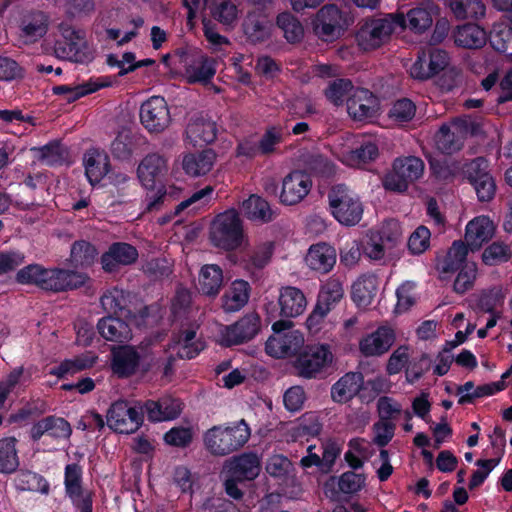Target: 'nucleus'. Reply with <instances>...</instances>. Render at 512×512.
Listing matches in <instances>:
<instances>
[{
  "label": "nucleus",
  "instance_id": "c9c22d12",
  "mask_svg": "<svg viewBox=\"0 0 512 512\" xmlns=\"http://www.w3.org/2000/svg\"><path fill=\"white\" fill-rule=\"evenodd\" d=\"M216 73V61L205 55H198L186 66L184 77L189 83L210 81Z\"/></svg>",
  "mask_w": 512,
  "mask_h": 512
},
{
  "label": "nucleus",
  "instance_id": "1a4fd4ad",
  "mask_svg": "<svg viewBox=\"0 0 512 512\" xmlns=\"http://www.w3.org/2000/svg\"><path fill=\"white\" fill-rule=\"evenodd\" d=\"M352 19L336 5L323 6L312 19L314 33L323 41L339 38L351 24Z\"/></svg>",
  "mask_w": 512,
  "mask_h": 512
},
{
  "label": "nucleus",
  "instance_id": "6e6552de",
  "mask_svg": "<svg viewBox=\"0 0 512 512\" xmlns=\"http://www.w3.org/2000/svg\"><path fill=\"white\" fill-rule=\"evenodd\" d=\"M291 321L279 320L273 323L274 335L265 343L266 353L273 358L297 356L304 345V336L299 330L290 329Z\"/></svg>",
  "mask_w": 512,
  "mask_h": 512
},
{
  "label": "nucleus",
  "instance_id": "ea45409f",
  "mask_svg": "<svg viewBox=\"0 0 512 512\" xmlns=\"http://www.w3.org/2000/svg\"><path fill=\"white\" fill-rule=\"evenodd\" d=\"M13 482L15 489L20 492H38L43 495L50 492V484L46 478L31 470H19Z\"/></svg>",
  "mask_w": 512,
  "mask_h": 512
},
{
  "label": "nucleus",
  "instance_id": "7c9ffc66",
  "mask_svg": "<svg viewBox=\"0 0 512 512\" xmlns=\"http://www.w3.org/2000/svg\"><path fill=\"white\" fill-rule=\"evenodd\" d=\"M137 250L126 243H115L101 258L102 267L107 272L117 270L120 266L129 265L136 261Z\"/></svg>",
  "mask_w": 512,
  "mask_h": 512
},
{
  "label": "nucleus",
  "instance_id": "20e7f679",
  "mask_svg": "<svg viewBox=\"0 0 512 512\" xmlns=\"http://www.w3.org/2000/svg\"><path fill=\"white\" fill-rule=\"evenodd\" d=\"M210 240L217 248L232 251L248 245L243 223L235 209L217 215L210 228Z\"/></svg>",
  "mask_w": 512,
  "mask_h": 512
},
{
  "label": "nucleus",
  "instance_id": "dca6fc26",
  "mask_svg": "<svg viewBox=\"0 0 512 512\" xmlns=\"http://www.w3.org/2000/svg\"><path fill=\"white\" fill-rule=\"evenodd\" d=\"M449 63L450 58L446 51L429 47L411 65L409 73L414 79L425 80L448 68Z\"/></svg>",
  "mask_w": 512,
  "mask_h": 512
},
{
  "label": "nucleus",
  "instance_id": "a878e982",
  "mask_svg": "<svg viewBox=\"0 0 512 512\" xmlns=\"http://www.w3.org/2000/svg\"><path fill=\"white\" fill-rule=\"evenodd\" d=\"M436 13V7L430 1H424L418 6L410 9L404 15L405 23L397 25V28L409 29L410 31L421 34L431 28L433 17Z\"/></svg>",
  "mask_w": 512,
  "mask_h": 512
},
{
  "label": "nucleus",
  "instance_id": "c756f323",
  "mask_svg": "<svg viewBox=\"0 0 512 512\" xmlns=\"http://www.w3.org/2000/svg\"><path fill=\"white\" fill-rule=\"evenodd\" d=\"M166 160L158 154L147 155L137 168V176L145 189L158 185V179L166 172Z\"/></svg>",
  "mask_w": 512,
  "mask_h": 512
},
{
  "label": "nucleus",
  "instance_id": "338daca9",
  "mask_svg": "<svg viewBox=\"0 0 512 512\" xmlns=\"http://www.w3.org/2000/svg\"><path fill=\"white\" fill-rule=\"evenodd\" d=\"M163 439L170 446L185 448L192 442L193 435L190 428L179 426L167 431Z\"/></svg>",
  "mask_w": 512,
  "mask_h": 512
},
{
  "label": "nucleus",
  "instance_id": "b1692460",
  "mask_svg": "<svg viewBox=\"0 0 512 512\" xmlns=\"http://www.w3.org/2000/svg\"><path fill=\"white\" fill-rule=\"evenodd\" d=\"M274 251V245L272 242L267 241L254 250L251 255L247 269L249 272L247 279H236L233 285H239L242 287H250L260 285V278L262 276L260 270L264 268L271 260Z\"/></svg>",
  "mask_w": 512,
  "mask_h": 512
},
{
  "label": "nucleus",
  "instance_id": "0e129e2a",
  "mask_svg": "<svg viewBox=\"0 0 512 512\" xmlns=\"http://www.w3.org/2000/svg\"><path fill=\"white\" fill-rule=\"evenodd\" d=\"M281 72V65L272 57L259 56L255 63V73L266 80L276 78Z\"/></svg>",
  "mask_w": 512,
  "mask_h": 512
},
{
  "label": "nucleus",
  "instance_id": "4d7b16f0",
  "mask_svg": "<svg viewBox=\"0 0 512 512\" xmlns=\"http://www.w3.org/2000/svg\"><path fill=\"white\" fill-rule=\"evenodd\" d=\"M213 188L206 186L205 188L196 191L188 199L182 201L177 207L175 213L178 214L180 211L190 209V211H196L204 207L211 199Z\"/></svg>",
  "mask_w": 512,
  "mask_h": 512
},
{
  "label": "nucleus",
  "instance_id": "c03bdc74",
  "mask_svg": "<svg viewBox=\"0 0 512 512\" xmlns=\"http://www.w3.org/2000/svg\"><path fill=\"white\" fill-rule=\"evenodd\" d=\"M454 40L458 46L477 49L487 41V34L483 28L476 24H466L457 28Z\"/></svg>",
  "mask_w": 512,
  "mask_h": 512
},
{
  "label": "nucleus",
  "instance_id": "aec40b11",
  "mask_svg": "<svg viewBox=\"0 0 512 512\" xmlns=\"http://www.w3.org/2000/svg\"><path fill=\"white\" fill-rule=\"evenodd\" d=\"M395 340L394 329L388 325H381L360 340L359 350L365 357L381 356L390 350Z\"/></svg>",
  "mask_w": 512,
  "mask_h": 512
},
{
  "label": "nucleus",
  "instance_id": "603ef678",
  "mask_svg": "<svg viewBox=\"0 0 512 512\" xmlns=\"http://www.w3.org/2000/svg\"><path fill=\"white\" fill-rule=\"evenodd\" d=\"M512 257L509 245L495 241L487 246L482 253V262L485 265L494 266L507 262Z\"/></svg>",
  "mask_w": 512,
  "mask_h": 512
},
{
  "label": "nucleus",
  "instance_id": "0eeeda50",
  "mask_svg": "<svg viewBox=\"0 0 512 512\" xmlns=\"http://www.w3.org/2000/svg\"><path fill=\"white\" fill-rule=\"evenodd\" d=\"M329 207L333 217L342 225L354 226L363 215L360 197L344 185L332 187L328 194Z\"/></svg>",
  "mask_w": 512,
  "mask_h": 512
},
{
  "label": "nucleus",
  "instance_id": "5701e85b",
  "mask_svg": "<svg viewBox=\"0 0 512 512\" xmlns=\"http://www.w3.org/2000/svg\"><path fill=\"white\" fill-rule=\"evenodd\" d=\"M225 469L227 475H231L237 480L252 481L260 473L261 462L256 453L244 452L228 460Z\"/></svg>",
  "mask_w": 512,
  "mask_h": 512
},
{
  "label": "nucleus",
  "instance_id": "69168bd1",
  "mask_svg": "<svg viewBox=\"0 0 512 512\" xmlns=\"http://www.w3.org/2000/svg\"><path fill=\"white\" fill-rule=\"evenodd\" d=\"M365 485V476L354 471L344 472L338 480V488L344 494L359 492Z\"/></svg>",
  "mask_w": 512,
  "mask_h": 512
},
{
  "label": "nucleus",
  "instance_id": "8fccbe9b",
  "mask_svg": "<svg viewBox=\"0 0 512 512\" xmlns=\"http://www.w3.org/2000/svg\"><path fill=\"white\" fill-rule=\"evenodd\" d=\"M276 25L283 32L285 39L290 43L300 41L304 36L301 22L291 13L282 12L276 18Z\"/></svg>",
  "mask_w": 512,
  "mask_h": 512
},
{
  "label": "nucleus",
  "instance_id": "3c124183",
  "mask_svg": "<svg viewBox=\"0 0 512 512\" xmlns=\"http://www.w3.org/2000/svg\"><path fill=\"white\" fill-rule=\"evenodd\" d=\"M354 87L348 79H337L330 82L324 91L327 100L335 106L344 103L347 97L351 96Z\"/></svg>",
  "mask_w": 512,
  "mask_h": 512
},
{
  "label": "nucleus",
  "instance_id": "a211bd4d",
  "mask_svg": "<svg viewBox=\"0 0 512 512\" xmlns=\"http://www.w3.org/2000/svg\"><path fill=\"white\" fill-rule=\"evenodd\" d=\"M311 187L312 181L306 173L293 171L282 180L280 202L285 205L298 204L308 195Z\"/></svg>",
  "mask_w": 512,
  "mask_h": 512
},
{
  "label": "nucleus",
  "instance_id": "f3484780",
  "mask_svg": "<svg viewBox=\"0 0 512 512\" xmlns=\"http://www.w3.org/2000/svg\"><path fill=\"white\" fill-rule=\"evenodd\" d=\"M254 9L248 12L244 23L243 31L248 40L252 43L263 42L271 35V24L268 16L260 10L271 4L270 0H252Z\"/></svg>",
  "mask_w": 512,
  "mask_h": 512
},
{
  "label": "nucleus",
  "instance_id": "13d9d810",
  "mask_svg": "<svg viewBox=\"0 0 512 512\" xmlns=\"http://www.w3.org/2000/svg\"><path fill=\"white\" fill-rule=\"evenodd\" d=\"M47 423V435L54 439H67L72 434V428L70 423L63 417L56 415L46 416Z\"/></svg>",
  "mask_w": 512,
  "mask_h": 512
},
{
  "label": "nucleus",
  "instance_id": "5fc2aeb1",
  "mask_svg": "<svg viewBox=\"0 0 512 512\" xmlns=\"http://www.w3.org/2000/svg\"><path fill=\"white\" fill-rule=\"evenodd\" d=\"M500 463V457H495L491 459H479L476 461L475 465L478 466L479 470H476L472 473L470 481H469V489L473 490L479 486H481L486 478L489 476L491 471Z\"/></svg>",
  "mask_w": 512,
  "mask_h": 512
},
{
  "label": "nucleus",
  "instance_id": "6e6d98bb",
  "mask_svg": "<svg viewBox=\"0 0 512 512\" xmlns=\"http://www.w3.org/2000/svg\"><path fill=\"white\" fill-rule=\"evenodd\" d=\"M97 256L94 246L85 241L75 242L71 248V260L77 265H90Z\"/></svg>",
  "mask_w": 512,
  "mask_h": 512
},
{
  "label": "nucleus",
  "instance_id": "bf43d9fd",
  "mask_svg": "<svg viewBox=\"0 0 512 512\" xmlns=\"http://www.w3.org/2000/svg\"><path fill=\"white\" fill-rule=\"evenodd\" d=\"M284 140V131L281 127L268 128L258 143V150L262 154H269L275 151L277 145Z\"/></svg>",
  "mask_w": 512,
  "mask_h": 512
},
{
  "label": "nucleus",
  "instance_id": "ddd939ff",
  "mask_svg": "<svg viewBox=\"0 0 512 512\" xmlns=\"http://www.w3.org/2000/svg\"><path fill=\"white\" fill-rule=\"evenodd\" d=\"M171 115L163 97L152 96L140 107V121L150 133L164 132L171 124Z\"/></svg>",
  "mask_w": 512,
  "mask_h": 512
},
{
  "label": "nucleus",
  "instance_id": "f257e3e1",
  "mask_svg": "<svg viewBox=\"0 0 512 512\" xmlns=\"http://www.w3.org/2000/svg\"><path fill=\"white\" fill-rule=\"evenodd\" d=\"M403 13H390L384 17H368L357 25L355 41L362 51H372L386 44L397 25H403Z\"/></svg>",
  "mask_w": 512,
  "mask_h": 512
},
{
  "label": "nucleus",
  "instance_id": "79ce46f5",
  "mask_svg": "<svg viewBox=\"0 0 512 512\" xmlns=\"http://www.w3.org/2000/svg\"><path fill=\"white\" fill-rule=\"evenodd\" d=\"M243 215L251 220L266 223L273 219V212L268 202L258 195H250L240 206Z\"/></svg>",
  "mask_w": 512,
  "mask_h": 512
},
{
  "label": "nucleus",
  "instance_id": "2eb2a0df",
  "mask_svg": "<svg viewBox=\"0 0 512 512\" xmlns=\"http://www.w3.org/2000/svg\"><path fill=\"white\" fill-rule=\"evenodd\" d=\"M378 155V147L371 141L360 143L358 137L347 136L337 147L338 158L346 165L360 167L374 160Z\"/></svg>",
  "mask_w": 512,
  "mask_h": 512
},
{
  "label": "nucleus",
  "instance_id": "680f3d73",
  "mask_svg": "<svg viewBox=\"0 0 512 512\" xmlns=\"http://www.w3.org/2000/svg\"><path fill=\"white\" fill-rule=\"evenodd\" d=\"M431 233L425 226H419L408 239V249L412 254L424 253L430 246Z\"/></svg>",
  "mask_w": 512,
  "mask_h": 512
},
{
  "label": "nucleus",
  "instance_id": "423d86ee",
  "mask_svg": "<svg viewBox=\"0 0 512 512\" xmlns=\"http://www.w3.org/2000/svg\"><path fill=\"white\" fill-rule=\"evenodd\" d=\"M332 361L333 354L328 344L303 345L293 362V367L299 377L317 379L325 375Z\"/></svg>",
  "mask_w": 512,
  "mask_h": 512
},
{
  "label": "nucleus",
  "instance_id": "09e8293b",
  "mask_svg": "<svg viewBox=\"0 0 512 512\" xmlns=\"http://www.w3.org/2000/svg\"><path fill=\"white\" fill-rule=\"evenodd\" d=\"M446 3L458 19L479 18L485 14V6L480 0H446Z\"/></svg>",
  "mask_w": 512,
  "mask_h": 512
},
{
  "label": "nucleus",
  "instance_id": "6ab92c4d",
  "mask_svg": "<svg viewBox=\"0 0 512 512\" xmlns=\"http://www.w3.org/2000/svg\"><path fill=\"white\" fill-rule=\"evenodd\" d=\"M63 35L65 42H58L56 47V52L61 57L78 63L92 60V52L80 32L67 28L64 30Z\"/></svg>",
  "mask_w": 512,
  "mask_h": 512
},
{
  "label": "nucleus",
  "instance_id": "864d4df0",
  "mask_svg": "<svg viewBox=\"0 0 512 512\" xmlns=\"http://www.w3.org/2000/svg\"><path fill=\"white\" fill-rule=\"evenodd\" d=\"M403 229L400 223L394 219L384 222L379 231V238L394 252L402 243Z\"/></svg>",
  "mask_w": 512,
  "mask_h": 512
},
{
  "label": "nucleus",
  "instance_id": "f03ea898",
  "mask_svg": "<svg viewBox=\"0 0 512 512\" xmlns=\"http://www.w3.org/2000/svg\"><path fill=\"white\" fill-rule=\"evenodd\" d=\"M251 429L241 419L226 426L216 425L208 429L203 437L206 449L215 456H226L241 449L249 440Z\"/></svg>",
  "mask_w": 512,
  "mask_h": 512
},
{
  "label": "nucleus",
  "instance_id": "9b49d317",
  "mask_svg": "<svg viewBox=\"0 0 512 512\" xmlns=\"http://www.w3.org/2000/svg\"><path fill=\"white\" fill-rule=\"evenodd\" d=\"M106 418L108 427L114 432L131 434L143 424V411L126 400H118L111 404Z\"/></svg>",
  "mask_w": 512,
  "mask_h": 512
},
{
  "label": "nucleus",
  "instance_id": "e2e57ef3",
  "mask_svg": "<svg viewBox=\"0 0 512 512\" xmlns=\"http://www.w3.org/2000/svg\"><path fill=\"white\" fill-rule=\"evenodd\" d=\"M408 363L409 347L407 345H401L390 355L386 364V372L388 375H396L400 373L403 368H407Z\"/></svg>",
  "mask_w": 512,
  "mask_h": 512
},
{
  "label": "nucleus",
  "instance_id": "4468645a",
  "mask_svg": "<svg viewBox=\"0 0 512 512\" xmlns=\"http://www.w3.org/2000/svg\"><path fill=\"white\" fill-rule=\"evenodd\" d=\"M474 133V126L470 118L454 120L451 124H444L435 135V144L443 153H453L459 150L463 139Z\"/></svg>",
  "mask_w": 512,
  "mask_h": 512
},
{
  "label": "nucleus",
  "instance_id": "473e14b6",
  "mask_svg": "<svg viewBox=\"0 0 512 512\" xmlns=\"http://www.w3.org/2000/svg\"><path fill=\"white\" fill-rule=\"evenodd\" d=\"M305 261L312 270L327 273L336 263V251L326 243H318L309 248Z\"/></svg>",
  "mask_w": 512,
  "mask_h": 512
},
{
  "label": "nucleus",
  "instance_id": "a18cd8bd",
  "mask_svg": "<svg viewBox=\"0 0 512 512\" xmlns=\"http://www.w3.org/2000/svg\"><path fill=\"white\" fill-rule=\"evenodd\" d=\"M16 444L14 436L0 439V473L9 475L18 470L20 459Z\"/></svg>",
  "mask_w": 512,
  "mask_h": 512
},
{
  "label": "nucleus",
  "instance_id": "2f4dec72",
  "mask_svg": "<svg viewBox=\"0 0 512 512\" xmlns=\"http://www.w3.org/2000/svg\"><path fill=\"white\" fill-rule=\"evenodd\" d=\"M216 158L217 155L212 149H205L196 153L184 154L181 165L186 174L199 177L212 170Z\"/></svg>",
  "mask_w": 512,
  "mask_h": 512
},
{
  "label": "nucleus",
  "instance_id": "cd10ccee",
  "mask_svg": "<svg viewBox=\"0 0 512 512\" xmlns=\"http://www.w3.org/2000/svg\"><path fill=\"white\" fill-rule=\"evenodd\" d=\"M361 372H348L331 387V397L337 403H347L358 395L364 387Z\"/></svg>",
  "mask_w": 512,
  "mask_h": 512
},
{
  "label": "nucleus",
  "instance_id": "052dcab7",
  "mask_svg": "<svg viewBox=\"0 0 512 512\" xmlns=\"http://www.w3.org/2000/svg\"><path fill=\"white\" fill-rule=\"evenodd\" d=\"M512 40V27L507 23H497L490 33V43L497 51L504 52Z\"/></svg>",
  "mask_w": 512,
  "mask_h": 512
},
{
  "label": "nucleus",
  "instance_id": "f8f14e48",
  "mask_svg": "<svg viewBox=\"0 0 512 512\" xmlns=\"http://www.w3.org/2000/svg\"><path fill=\"white\" fill-rule=\"evenodd\" d=\"M261 330V318L256 312H251L235 323L225 325L221 329V344L231 347L247 343L254 339Z\"/></svg>",
  "mask_w": 512,
  "mask_h": 512
},
{
  "label": "nucleus",
  "instance_id": "7ed1b4c3",
  "mask_svg": "<svg viewBox=\"0 0 512 512\" xmlns=\"http://www.w3.org/2000/svg\"><path fill=\"white\" fill-rule=\"evenodd\" d=\"M156 364V358L151 351L140 352L137 347L129 344L111 348L110 367L119 379H128L136 374L146 375Z\"/></svg>",
  "mask_w": 512,
  "mask_h": 512
},
{
  "label": "nucleus",
  "instance_id": "72a5a7b5",
  "mask_svg": "<svg viewBox=\"0 0 512 512\" xmlns=\"http://www.w3.org/2000/svg\"><path fill=\"white\" fill-rule=\"evenodd\" d=\"M469 251L470 249L464 241H454L447 253L437 259L436 269L441 277L460 269L466 262Z\"/></svg>",
  "mask_w": 512,
  "mask_h": 512
},
{
  "label": "nucleus",
  "instance_id": "37998d69",
  "mask_svg": "<svg viewBox=\"0 0 512 512\" xmlns=\"http://www.w3.org/2000/svg\"><path fill=\"white\" fill-rule=\"evenodd\" d=\"M280 315L287 318L297 317L306 308L307 301L303 290H280Z\"/></svg>",
  "mask_w": 512,
  "mask_h": 512
},
{
  "label": "nucleus",
  "instance_id": "a19ab883",
  "mask_svg": "<svg viewBox=\"0 0 512 512\" xmlns=\"http://www.w3.org/2000/svg\"><path fill=\"white\" fill-rule=\"evenodd\" d=\"M64 487L65 494L74 502L81 501V498L85 496L83 489V469L78 463H70L65 466L64 469Z\"/></svg>",
  "mask_w": 512,
  "mask_h": 512
},
{
  "label": "nucleus",
  "instance_id": "bb28decb",
  "mask_svg": "<svg viewBox=\"0 0 512 512\" xmlns=\"http://www.w3.org/2000/svg\"><path fill=\"white\" fill-rule=\"evenodd\" d=\"M216 137L217 127L214 121L203 116L190 119L186 127V140L192 146L212 143Z\"/></svg>",
  "mask_w": 512,
  "mask_h": 512
},
{
  "label": "nucleus",
  "instance_id": "9d476101",
  "mask_svg": "<svg viewBox=\"0 0 512 512\" xmlns=\"http://www.w3.org/2000/svg\"><path fill=\"white\" fill-rule=\"evenodd\" d=\"M424 162L415 156L397 158L392 170L385 176L383 185L387 190L402 192L422 177Z\"/></svg>",
  "mask_w": 512,
  "mask_h": 512
},
{
  "label": "nucleus",
  "instance_id": "c85d7f7f",
  "mask_svg": "<svg viewBox=\"0 0 512 512\" xmlns=\"http://www.w3.org/2000/svg\"><path fill=\"white\" fill-rule=\"evenodd\" d=\"M116 82L115 78L111 77H99L97 79H91L85 83L71 86V85H59L53 88V92L56 95H62L68 102H73L85 95L93 93L100 88L110 87Z\"/></svg>",
  "mask_w": 512,
  "mask_h": 512
},
{
  "label": "nucleus",
  "instance_id": "39448f33",
  "mask_svg": "<svg viewBox=\"0 0 512 512\" xmlns=\"http://www.w3.org/2000/svg\"><path fill=\"white\" fill-rule=\"evenodd\" d=\"M20 285L42 286L65 284L70 288L87 285L89 278L83 274L61 269H47L40 264H30L20 269L16 274Z\"/></svg>",
  "mask_w": 512,
  "mask_h": 512
},
{
  "label": "nucleus",
  "instance_id": "49530a36",
  "mask_svg": "<svg viewBox=\"0 0 512 512\" xmlns=\"http://www.w3.org/2000/svg\"><path fill=\"white\" fill-rule=\"evenodd\" d=\"M196 328L183 329L179 332L177 355L181 359H193L205 348L200 339H196Z\"/></svg>",
  "mask_w": 512,
  "mask_h": 512
},
{
  "label": "nucleus",
  "instance_id": "58836bf2",
  "mask_svg": "<svg viewBox=\"0 0 512 512\" xmlns=\"http://www.w3.org/2000/svg\"><path fill=\"white\" fill-rule=\"evenodd\" d=\"M48 29V19L41 12L25 15L20 24V37L25 43H33L42 38Z\"/></svg>",
  "mask_w": 512,
  "mask_h": 512
},
{
  "label": "nucleus",
  "instance_id": "412c9836",
  "mask_svg": "<svg viewBox=\"0 0 512 512\" xmlns=\"http://www.w3.org/2000/svg\"><path fill=\"white\" fill-rule=\"evenodd\" d=\"M495 232L496 225L488 216H477L467 223L464 242L471 252H475L490 241L494 237Z\"/></svg>",
  "mask_w": 512,
  "mask_h": 512
},
{
  "label": "nucleus",
  "instance_id": "de8ad7c7",
  "mask_svg": "<svg viewBox=\"0 0 512 512\" xmlns=\"http://www.w3.org/2000/svg\"><path fill=\"white\" fill-rule=\"evenodd\" d=\"M209 9L211 16L225 26L237 23L239 10L232 0H210Z\"/></svg>",
  "mask_w": 512,
  "mask_h": 512
},
{
  "label": "nucleus",
  "instance_id": "4be33fe9",
  "mask_svg": "<svg viewBox=\"0 0 512 512\" xmlns=\"http://www.w3.org/2000/svg\"><path fill=\"white\" fill-rule=\"evenodd\" d=\"M488 164L483 158L474 160L468 167V176L480 201H490L496 192V184L487 171Z\"/></svg>",
  "mask_w": 512,
  "mask_h": 512
},
{
  "label": "nucleus",
  "instance_id": "393cba45",
  "mask_svg": "<svg viewBox=\"0 0 512 512\" xmlns=\"http://www.w3.org/2000/svg\"><path fill=\"white\" fill-rule=\"evenodd\" d=\"M347 110L353 119L363 121L376 114L378 100L367 89L354 88L351 96L347 99Z\"/></svg>",
  "mask_w": 512,
  "mask_h": 512
},
{
  "label": "nucleus",
  "instance_id": "f704fd0d",
  "mask_svg": "<svg viewBox=\"0 0 512 512\" xmlns=\"http://www.w3.org/2000/svg\"><path fill=\"white\" fill-rule=\"evenodd\" d=\"M99 334L107 341L123 343L131 339L129 324L119 317L106 316L97 323Z\"/></svg>",
  "mask_w": 512,
  "mask_h": 512
},
{
  "label": "nucleus",
  "instance_id": "e433bc0d",
  "mask_svg": "<svg viewBox=\"0 0 512 512\" xmlns=\"http://www.w3.org/2000/svg\"><path fill=\"white\" fill-rule=\"evenodd\" d=\"M85 173L89 182L99 183L109 172V158L103 151L90 149L84 155Z\"/></svg>",
  "mask_w": 512,
  "mask_h": 512
},
{
  "label": "nucleus",
  "instance_id": "774afa93",
  "mask_svg": "<svg viewBox=\"0 0 512 512\" xmlns=\"http://www.w3.org/2000/svg\"><path fill=\"white\" fill-rule=\"evenodd\" d=\"M416 107L409 99L398 100L389 112V117L397 123L410 121L415 115Z\"/></svg>",
  "mask_w": 512,
  "mask_h": 512
},
{
  "label": "nucleus",
  "instance_id": "4c0bfd02",
  "mask_svg": "<svg viewBox=\"0 0 512 512\" xmlns=\"http://www.w3.org/2000/svg\"><path fill=\"white\" fill-rule=\"evenodd\" d=\"M343 298V290H319L317 303L306 324L309 329L321 322L324 317Z\"/></svg>",
  "mask_w": 512,
  "mask_h": 512
}]
</instances>
